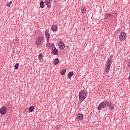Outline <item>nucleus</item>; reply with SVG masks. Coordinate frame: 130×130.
I'll return each instance as SVG.
<instances>
[{"label":"nucleus","mask_w":130,"mask_h":130,"mask_svg":"<svg viewBox=\"0 0 130 130\" xmlns=\"http://www.w3.org/2000/svg\"><path fill=\"white\" fill-rule=\"evenodd\" d=\"M58 46L60 49L63 50L66 47V45H64V43L62 41H59L58 42Z\"/></svg>","instance_id":"7"},{"label":"nucleus","mask_w":130,"mask_h":130,"mask_svg":"<svg viewBox=\"0 0 130 130\" xmlns=\"http://www.w3.org/2000/svg\"><path fill=\"white\" fill-rule=\"evenodd\" d=\"M66 49H69V46H66Z\"/></svg>","instance_id":"27"},{"label":"nucleus","mask_w":130,"mask_h":130,"mask_svg":"<svg viewBox=\"0 0 130 130\" xmlns=\"http://www.w3.org/2000/svg\"><path fill=\"white\" fill-rule=\"evenodd\" d=\"M49 2H52V0H48Z\"/></svg>","instance_id":"29"},{"label":"nucleus","mask_w":130,"mask_h":130,"mask_svg":"<svg viewBox=\"0 0 130 130\" xmlns=\"http://www.w3.org/2000/svg\"><path fill=\"white\" fill-rule=\"evenodd\" d=\"M112 18H113V15L110 14H107L105 15L104 19H112Z\"/></svg>","instance_id":"10"},{"label":"nucleus","mask_w":130,"mask_h":130,"mask_svg":"<svg viewBox=\"0 0 130 130\" xmlns=\"http://www.w3.org/2000/svg\"><path fill=\"white\" fill-rule=\"evenodd\" d=\"M7 111H8L7 107L3 106L0 109V114H1V115H5V114L7 113Z\"/></svg>","instance_id":"6"},{"label":"nucleus","mask_w":130,"mask_h":130,"mask_svg":"<svg viewBox=\"0 0 130 130\" xmlns=\"http://www.w3.org/2000/svg\"><path fill=\"white\" fill-rule=\"evenodd\" d=\"M54 3H56V1L55 0Z\"/></svg>","instance_id":"30"},{"label":"nucleus","mask_w":130,"mask_h":130,"mask_svg":"<svg viewBox=\"0 0 130 130\" xmlns=\"http://www.w3.org/2000/svg\"><path fill=\"white\" fill-rule=\"evenodd\" d=\"M119 39L120 41H124V40H125V39H126V34L124 32H120L119 36Z\"/></svg>","instance_id":"5"},{"label":"nucleus","mask_w":130,"mask_h":130,"mask_svg":"<svg viewBox=\"0 0 130 130\" xmlns=\"http://www.w3.org/2000/svg\"><path fill=\"white\" fill-rule=\"evenodd\" d=\"M128 67L130 68V61L128 62Z\"/></svg>","instance_id":"25"},{"label":"nucleus","mask_w":130,"mask_h":130,"mask_svg":"<svg viewBox=\"0 0 130 130\" xmlns=\"http://www.w3.org/2000/svg\"><path fill=\"white\" fill-rule=\"evenodd\" d=\"M14 68H15V70H18V69H19V63H17L14 66Z\"/></svg>","instance_id":"20"},{"label":"nucleus","mask_w":130,"mask_h":130,"mask_svg":"<svg viewBox=\"0 0 130 130\" xmlns=\"http://www.w3.org/2000/svg\"><path fill=\"white\" fill-rule=\"evenodd\" d=\"M45 34L46 38H50V34H49V33H48V29L45 30Z\"/></svg>","instance_id":"12"},{"label":"nucleus","mask_w":130,"mask_h":130,"mask_svg":"<svg viewBox=\"0 0 130 130\" xmlns=\"http://www.w3.org/2000/svg\"><path fill=\"white\" fill-rule=\"evenodd\" d=\"M50 2V1H48V0L45 1V4L48 9H50L51 8V3Z\"/></svg>","instance_id":"9"},{"label":"nucleus","mask_w":130,"mask_h":130,"mask_svg":"<svg viewBox=\"0 0 130 130\" xmlns=\"http://www.w3.org/2000/svg\"><path fill=\"white\" fill-rule=\"evenodd\" d=\"M79 98L80 103H82L83 101H85V99L87 98V92L85 90H80L79 92Z\"/></svg>","instance_id":"3"},{"label":"nucleus","mask_w":130,"mask_h":130,"mask_svg":"<svg viewBox=\"0 0 130 130\" xmlns=\"http://www.w3.org/2000/svg\"><path fill=\"white\" fill-rule=\"evenodd\" d=\"M44 40V37H38L36 40V45H37V48H39L43 44V41Z\"/></svg>","instance_id":"4"},{"label":"nucleus","mask_w":130,"mask_h":130,"mask_svg":"<svg viewBox=\"0 0 130 130\" xmlns=\"http://www.w3.org/2000/svg\"><path fill=\"white\" fill-rule=\"evenodd\" d=\"M47 42H49V38H47Z\"/></svg>","instance_id":"26"},{"label":"nucleus","mask_w":130,"mask_h":130,"mask_svg":"<svg viewBox=\"0 0 130 130\" xmlns=\"http://www.w3.org/2000/svg\"><path fill=\"white\" fill-rule=\"evenodd\" d=\"M109 107L110 110H114V104H113L110 101L104 100L102 102L99 106L98 107V110L100 111V110H102V108H106V107Z\"/></svg>","instance_id":"1"},{"label":"nucleus","mask_w":130,"mask_h":130,"mask_svg":"<svg viewBox=\"0 0 130 130\" xmlns=\"http://www.w3.org/2000/svg\"><path fill=\"white\" fill-rule=\"evenodd\" d=\"M42 57H43V55H42V53H40L38 56V58L39 59H41V58H42Z\"/></svg>","instance_id":"22"},{"label":"nucleus","mask_w":130,"mask_h":130,"mask_svg":"<svg viewBox=\"0 0 130 130\" xmlns=\"http://www.w3.org/2000/svg\"><path fill=\"white\" fill-rule=\"evenodd\" d=\"M44 2L43 1H41L40 3V8H41V9H43V8H44Z\"/></svg>","instance_id":"16"},{"label":"nucleus","mask_w":130,"mask_h":130,"mask_svg":"<svg viewBox=\"0 0 130 130\" xmlns=\"http://www.w3.org/2000/svg\"><path fill=\"white\" fill-rule=\"evenodd\" d=\"M67 72V70L66 69H63L61 72H60V75H61V76H63L65 74L66 72Z\"/></svg>","instance_id":"18"},{"label":"nucleus","mask_w":130,"mask_h":130,"mask_svg":"<svg viewBox=\"0 0 130 130\" xmlns=\"http://www.w3.org/2000/svg\"><path fill=\"white\" fill-rule=\"evenodd\" d=\"M81 13L85 14L86 13V8L83 7L81 8Z\"/></svg>","instance_id":"19"},{"label":"nucleus","mask_w":130,"mask_h":130,"mask_svg":"<svg viewBox=\"0 0 130 130\" xmlns=\"http://www.w3.org/2000/svg\"><path fill=\"white\" fill-rule=\"evenodd\" d=\"M51 53L53 54V55H58V50H57L56 48L52 49Z\"/></svg>","instance_id":"8"},{"label":"nucleus","mask_w":130,"mask_h":130,"mask_svg":"<svg viewBox=\"0 0 130 130\" xmlns=\"http://www.w3.org/2000/svg\"><path fill=\"white\" fill-rule=\"evenodd\" d=\"M51 30L53 32H56L57 31V26L56 25H53L51 26Z\"/></svg>","instance_id":"11"},{"label":"nucleus","mask_w":130,"mask_h":130,"mask_svg":"<svg viewBox=\"0 0 130 130\" xmlns=\"http://www.w3.org/2000/svg\"><path fill=\"white\" fill-rule=\"evenodd\" d=\"M77 118L78 119H79L80 120H82V119H83V118H84V116H83V114H79L77 116Z\"/></svg>","instance_id":"14"},{"label":"nucleus","mask_w":130,"mask_h":130,"mask_svg":"<svg viewBox=\"0 0 130 130\" xmlns=\"http://www.w3.org/2000/svg\"><path fill=\"white\" fill-rule=\"evenodd\" d=\"M113 57V56L111 55L110 56L109 58L107 60L106 63V69H105V72L106 73H109V71H110V68L111 67V64H112V58Z\"/></svg>","instance_id":"2"},{"label":"nucleus","mask_w":130,"mask_h":130,"mask_svg":"<svg viewBox=\"0 0 130 130\" xmlns=\"http://www.w3.org/2000/svg\"><path fill=\"white\" fill-rule=\"evenodd\" d=\"M128 80H129V81H130V75L129 76V77L128 78Z\"/></svg>","instance_id":"28"},{"label":"nucleus","mask_w":130,"mask_h":130,"mask_svg":"<svg viewBox=\"0 0 130 130\" xmlns=\"http://www.w3.org/2000/svg\"><path fill=\"white\" fill-rule=\"evenodd\" d=\"M53 63L54 64H55V66H56V64H58V63H59V59L57 58L54 59Z\"/></svg>","instance_id":"13"},{"label":"nucleus","mask_w":130,"mask_h":130,"mask_svg":"<svg viewBox=\"0 0 130 130\" xmlns=\"http://www.w3.org/2000/svg\"><path fill=\"white\" fill-rule=\"evenodd\" d=\"M50 46L52 48H54V44H51Z\"/></svg>","instance_id":"24"},{"label":"nucleus","mask_w":130,"mask_h":130,"mask_svg":"<svg viewBox=\"0 0 130 130\" xmlns=\"http://www.w3.org/2000/svg\"><path fill=\"white\" fill-rule=\"evenodd\" d=\"M12 4H13V2H12V1H10V2H9V3H7V7H8V8H10V7H11V5H12Z\"/></svg>","instance_id":"21"},{"label":"nucleus","mask_w":130,"mask_h":130,"mask_svg":"<svg viewBox=\"0 0 130 130\" xmlns=\"http://www.w3.org/2000/svg\"><path fill=\"white\" fill-rule=\"evenodd\" d=\"M34 109H35L34 106H30L29 108L28 111H29V112H33V111H34Z\"/></svg>","instance_id":"17"},{"label":"nucleus","mask_w":130,"mask_h":130,"mask_svg":"<svg viewBox=\"0 0 130 130\" xmlns=\"http://www.w3.org/2000/svg\"><path fill=\"white\" fill-rule=\"evenodd\" d=\"M51 44L49 43H46V46L47 47H51Z\"/></svg>","instance_id":"23"},{"label":"nucleus","mask_w":130,"mask_h":130,"mask_svg":"<svg viewBox=\"0 0 130 130\" xmlns=\"http://www.w3.org/2000/svg\"><path fill=\"white\" fill-rule=\"evenodd\" d=\"M72 76H74V72H70L68 73V78H69V79H71V78H72Z\"/></svg>","instance_id":"15"}]
</instances>
